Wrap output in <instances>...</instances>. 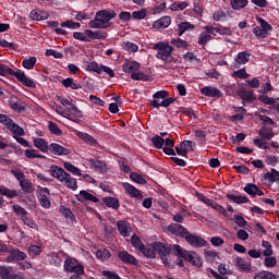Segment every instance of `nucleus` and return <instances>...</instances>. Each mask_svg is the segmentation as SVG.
Wrapping results in <instances>:
<instances>
[{
	"mask_svg": "<svg viewBox=\"0 0 279 279\" xmlns=\"http://www.w3.org/2000/svg\"><path fill=\"white\" fill-rule=\"evenodd\" d=\"M117 16L112 10H101L96 13V17L90 20L88 25L92 29H108L110 21Z\"/></svg>",
	"mask_w": 279,
	"mask_h": 279,
	"instance_id": "1",
	"label": "nucleus"
},
{
	"mask_svg": "<svg viewBox=\"0 0 279 279\" xmlns=\"http://www.w3.org/2000/svg\"><path fill=\"white\" fill-rule=\"evenodd\" d=\"M49 173L52 178H56V180L65 184L71 191H77V180L64 171V169L60 168V166L52 165L49 169Z\"/></svg>",
	"mask_w": 279,
	"mask_h": 279,
	"instance_id": "2",
	"label": "nucleus"
},
{
	"mask_svg": "<svg viewBox=\"0 0 279 279\" xmlns=\"http://www.w3.org/2000/svg\"><path fill=\"white\" fill-rule=\"evenodd\" d=\"M0 75L2 76L12 75L17 80V82H20L24 86H27V88L36 87V83L34 82V80L27 77V75H25V72L23 70H19V69L12 70L8 65L0 64Z\"/></svg>",
	"mask_w": 279,
	"mask_h": 279,
	"instance_id": "3",
	"label": "nucleus"
},
{
	"mask_svg": "<svg viewBox=\"0 0 279 279\" xmlns=\"http://www.w3.org/2000/svg\"><path fill=\"white\" fill-rule=\"evenodd\" d=\"M172 251L175 254V256H180L181 258H184V260H186L187 263H191L197 269H199V267L204 265L202 257H199V255H197V253L193 251H186L178 244L173 245Z\"/></svg>",
	"mask_w": 279,
	"mask_h": 279,
	"instance_id": "4",
	"label": "nucleus"
},
{
	"mask_svg": "<svg viewBox=\"0 0 279 279\" xmlns=\"http://www.w3.org/2000/svg\"><path fill=\"white\" fill-rule=\"evenodd\" d=\"M155 51H157L156 58L162 60L163 62H171L173 46H170L167 41H158L154 46Z\"/></svg>",
	"mask_w": 279,
	"mask_h": 279,
	"instance_id": "5",
	"label": "nucleus"
},
{
	"mask_svg": "<svg viewBox=\"0 0 279 279\" xmlns=\"http://www.w3.org/2000/svg\"><path fill=\"white\" fill-rule=\"evenodd\" d=\"M63 271H65V274H76L77 276H84V265L77 262L75 257L68 256L63 264Z\"/></svg>",
	"mask_w": 279,
	"mask_h": 279,
	"instance_id": "6",
	"label": "nucleus"
},
{
	"mask_svg": "<svg viewBox=\"0 0 279 279\" xmlns=\"http://www.w3.org/2000/svg\"><path fill=\"white\" fill-rule=\"evenodd\" d=\"M213 36H215V27L205 26V32L198 35V45L206 47V43H210Z\"/></svg>",
	"mask_w": 279,
	"mask_h": 279,
	"instance_id": "7",
	"label": "nucleus"
},
{
	"mask_svg": "<svg viewBox=\"0 0 279 279\" xmlns=\"http://www.w3.org/2000/svg\"><path fill=\"white\" fill-rule=\"evenodd\" d=\"M185 241L189 243V245H192V247H206V240L189 231L187 234L185 235Z\"/></svg>",
	"mask_w": 279,
	"mask_h": 279,
	"instance_id": "8",
	"label": "nucleus"
},
{
	"mask_svg": "<svg viewBox=\"0 0 279 279\" xmlns=\"http://www.w3.org/2000/svg\"><path fill=\"white\" fill-rule=\"evenodd\" d=\"M194 147H195V145L193 144V141L185 140V141L181 142L180 145H178L175 147V151H177L178 156H186V154H189V151L195 150Z\"/></svg>",
	"mask_w": 279,
	"mask_h": 279,
	"instance_id": "9",
	"label": "nucleus"
},
{
	"mask_svg": "<svg viewBox=\"0 0 279 279\" xmlns=\"http://www.w3.org/2000/svg\"><path fill=\"white\" fill-rule=\"evenodd\" d=\"M48 149L50 154H53V156H69V154H71L69 148H65L58 143H51Z\"/></svg>",
	"mask_w": 279,
	"mask_h": 279,
	"instance_id": "10",
	"label": "nucleus"
},
{
	"mask_svg": "<svg viewBox=\"0 0 279 279\" xmlns=\"http://www.w3.org/2000/svg\"><path fill=\"white\" fill-rule=\"evenodd\" d=\"M168 231H170V233L174 234L175 236H181V239H185L186 234H189V230L182 227V225H178V223L169 225Z\"/></svg>",
	"mask_w": 279,
	"mask_h": 279,
	"instance_id": "11",
	"label": "nucleus"
},
{
	"mask_svg": "<svg viewBox=\"0 0 279 279\" xmlns=\"http://www.w3.org/2000/svg\"><path fill=\"white\" fill-rule=\"evenodd\" d=\"M155 253L158 252V255L161 256V260H165V256L171 254V246L161 242H154Z\"/></svg>",
	"mask_w": 279,
	"mask_h": 279,
	"instance_id": "12",
	"label": "nucleus"
},
{
	"mask_svg": "<svg viewBox=\"0 0 279 279\" xmlns=\"http://www.w3.org/2000/svg\"><path fill=\"white\" fill-rule=\"evenodd\" d=\"M8 260L9 263H14V260H25L27 258V254L25 252H22L21 250H10L8 252Z\"/></svg>",
	"mask_w": 279,
	"mask_h": 279,
	"instance_id": "13",
	"label": "nucleus"
},
{
	"mask_svg": "<svg viewBox=\"0 0 279 279\" xmlns=\"http://www.w3.org/2000/svg\"><path fill=\"white\" fill-rule=\"evenodd\" d=\"M85 36H87L88 40H106L108 38V34L101 31H92L85 29Z\"/></svg>",
	"mask_w": 279,
	"mask_h": 279,
	"instance_id": "14",
	"label": "nucleus"
},
{
	"mask_svg": "<svg viewBox=\"0 0 279 279\" xmlns=\"http://www.w3.org/2000/svg\"><path fill=\"white\" fill-rule=\"evenodd\" d=\"M140 69H141V63H138L136 61L126 60L122 65V71L124 73H131V75H133V73H135Z\"/></svg>",
	"mask_w": 279,
	"mask_h": 279,
	"instance_id": "15",
	"label": "nucleus"
},
{
	"mask_svg": "<svg viewBox=\"0 0 279 279\" xmlns=\"http://www.w3.org/2000/svg\"><path fill=\"white\" fill-rule=\"evenodd\" d=\"M65 114H68L66 118L70 119V121H75V119H82V111L77 109L75 105H71V107H68Z\"/></svg>",
	"mask_w": 279,
	"mask_h": 279,
	"instance_id": "16",
	"label": "nucleus"
},
{
	"mask_svg": "<svg viewBox=\"0 0 279 279\" xmlns=\"http://www.w3.org/2000/svg\"><path fill=\"white\" fill-rule=\"evenodd\" d=\"M258 136H260L263 141H271L276 134L274 133V129L269 126H262L258 131Z\"/></svg>",
	"mask_w": 279,
	"mask_h": 279,
	"instance_id": "17",
	"label": "nucleus"
},
{
	"mask_svg": "<svg viewBox=\"0 0 279 279\" xmlns=\"http://www.w3.org/2000/svg\"><path fill=\"white\" fill-rule=\"evenodd\" d=\"M163 145L166 147H163L162 150L167 156H175V150L173 149V145H175V140L167 137L163 142Z\"/></svg>",
	"mask_w": 279,
	"mask_h": 279,
	"instance_id": "18",
	"label": "nucleus"
},
{
	"mask_svg": "<svg viewBox=\"0 0 279 279\" xmlns=\"http://www.w3.org/2000/svg\"><path fill=\"white\" fill-rule=\"evenodd\" d=\"M169 25H171L170 16H162L153 23V27L155 29H166V27H169Z\"/></svg>",
	"mask_w": 279,
	"mask_h": 279,
	"instance_id": "19",
	"label": "nucleus"
},
{
	"mask_svg": "<svg viewBox=\"0 0 279 279\" xmlns=\"http://www.w3.org/2000/svg\"><path fill=\"white\" fill-rule=\"evenodd\" d=\"M124 191L131 195V197H136L137 199H143V194H141V191L138 189H135L134 185L130 183H123L122 184Z\"/></svg>",
	"mask_w": 279,
	"mask_h": 279,
	"instance_id": "20",
	"label": "nucleus"
},
{
	"mask_svg": "<svg viewBox=\"0 0 279 279\" xmlns=\"http://www.w3.org/2000/svg\"><path fill=\"white\" fill-rule=\"evenodd\" d=\"M76 198L78 202H94V204H98L99 202V198H97V196H94L86 191H81L80 194L76 195Z\"/></svg>",
	"mask_w": 279,
	"mask_h": 279,
	"instance_id": "21",
	"label": "nucleus"
},
{
	"mask_svg": "<svg viewBox=\"0 0 279 279\" xmlns=\"http://www.w3.org/2000/svg\"><path fill=\"white\" fill-rule=\"evenodd\" d=\"M32 21H47L49 19V12L43 10H33L29 13Z\"/></svg>",
	"mask_w": 279,
	"mask_h": 279,
	"instance_id": "22",
	"label": "nucleus"
},
{
	"mask_svg": "<svg viewBox=\"0 0 279 279\" xmlns=\"http://www.w3.org/2000/svg\"><path fill=\"white\" fill-rule=\"evenodd\" d=\"M244 191L245 193H247V195H251V197H256V195H258V197H263V195H265V193H263V191H260V189H258L256 184L252 183H248L244 187Z\"/></svg>",
	"mask_w": 279,
	"mask_h": 279,
	"instance_id": "23",
	"label": "nucleus"
},
{
	"mask_svg": "<svg viewBox=\"0 0 279 279\" xmlns=\"http://www.w3.org/2000/svg\"><path fill=\"white\" fill-rule=\"evenodd\" d=\"M201 93L202 95H205V97H221L222 95L221 90L213 86L203 87Z\"/></svg>",
	"mask_w": 279,
	"mask_h": 279,
	"instance_id": "24",
	"label": "nucleus"
},
{
	"mask_svg": "<svg viewBox=\"0 0 279 279\" xmlns=\"http://www.w3.org/2000/svg\"><path fill=\"white\" fill-rule=\"evenodd\" d=\"M118 230L122 236H130V232H132V228H130V223L125 220H119L117 222Z\"/></svg>",
	"mask_w": 279,
	"mask_h": 279,
	"instance_id": "25",
	"label": "nucleus"
},
{
	"mask_svg": "<svg viewBox=\"0 0 279 279\" xmlns=\"http://www.w3.org/2000/svg\"><path fill=\"white\" fill-rule=\"evenodd\" d=\"M238 95L242 98V101H246L247 104H252V101L256 99V96H254V92L252 90L240 89Z\"/></svg>",
	"mask_w": 279,
	"mask_h": 279,
	"instance_id": "26",
	"label": "nucleus"
},
{
	"mask_svg": "<svg viewBox=\"0 0 279 279\" xmlns=\"http://www.w3.org/2000/svg\"><path fill=\"white\" fill-rule=\"evenodd\" d=\"M118 256L126 265H136V258L125 251L119 252Z\"/></svg>",
	"mask_w": 279,
	"mask_h": 279,
	"instance_id": "27",
	"label": "nucleus"
},
{
	"mask_svg": "<svg viewBox=\"0 0 279 279\" xmlns=\"http://www.w3.org/2000/svg\"><path fill=\"white\" fill-rule=\"evenodd\" d=\"M7 130L13 134V138H16V136H25V130H23V128H21V125L16 124L14 121Z\"/></svg>",
	"mask_w": 279,
	"mask_h": 279,
	"instance_id": "28",
	"label": "nucleus"
},
{
	"mask_svg": "<svg viewBox=\"0 0 279 279\" xmlns=\"http://www.w3.org/2000/svg\"><path fill=\"white\" fill-rule=\"evenodd\" d=\"M76 136L81 138V141H84V143H86L87 145H92V146L97 145V140L92 135H89L88 133L77 132Z\"/></svg>",
	"mask_w": 279,
	"mask_h": 279,
	"instance_id": "29",
	"label": "nucleus"
},
{
	"mask_svg": "<svg viewBox=\"0 0 279 279\" xmlns=\"http://www.w3.org/2000/svg\"><path fill=\"white\" fill-rule=\"evenodd\" d=\"M234 263L236 267H239V269H241L242 271H252V264L245 262V259H243L242 257H236L234 259Z\"/></svg>",
	"mask_w": 279,
	"mask_h": 279,
	"instance_id": "30",
	"label": "nucleus"
},
{
	"mask_svg": "<svg viewBox=\"0 0 279 279\" xmlns=\"http://www.w3.org/2000/svg\"><path fill=\"white\" fill-rule=\"evenodd\" d=\"M227 199H230V202H233L234 204H247L250 203V198L245 195H232L227 194Z\"/></svg>",
	"mask_w": 279,
	"mask_h": 279,
	"instance_id": "31",
	"label": "nucleus"
},
{
	"mask_svg": "<svg viewBox=\"0 0 279 279\" xmlns=\"http://www.w3.org/2000/svg\"><path fill=\"white\" fill-rule=\"evenodd\" d=\"M175 101V98H169L167 97L165 100L158 101H150V106L153 108H169Z\"/></svg>",
	"mask_w": 279,
	"mask_h": 279,
	"instance_id": "32",
	"label": "nucleus"
},
{
	"mask_svg": "<svg viewBox=\"0 0 279 279\" xmlns=\"http://www.w3.org/2000/svg\"><path fill=\"white\" fill-rule=\"evenodd\" d=\"M250 58H252V53H250V51H242L238 53L235 62L236 64H247V62H250Z\"/></svg>",
	"mask_w": 279,
	"mask_h": 279,
	"instance_id": "33",
	"label": "nucleus"
},
{
	"mask_svg": "<svg viewBox=\"0 0 279 279\" xmlns=\"http://www.w3.org/2000/svg\"><path fill=\"white\" fill-rule=\"evenodd\" d=\"M146 258H156V248L154 247V243L147 246L142 247L140 250Z\"/></svg>",
	"mask_w": 279,
	"mask_h": 279,
	"instance_id": "34",
	"label": "nucleus"
},
{
	"mask_svg": "<svg viewBox=\"0 0 279 279\" xmlns=\"http://www.w3.org/2000/svg\"><path fill=\"white\" fill-rule=\"evenodd\" d=\"M102 202L108 208H113V210H119V207L121 204L119 203V199L114 197H105L102 198Z\"/></svg>",
	"mask_w": 279,
	"mask_h": 279,
	"instance_id": "35",
	"label": "nucleus"
},
{
	"mask_svg": "<svg viewBox=\"0 0 279 279\" xmlns=\"http://www.w3.org/2000/svg\"><path fill=\"white\" fill-rule=\"evenodd\" d=\"M61 84H63L65 88H72V90H80V88H82V85L75 83L72 77L64 78Z\"/></svg>",
	"mask_w": 279,
	"mask_h": 279,
	"instance_id": "36",
	"label": "nucleus"
},
{
	"mask_svg": "<svg viewBox=\"0 0 279 279\" xmlns=\"http://www.w3.org/2000/svg\"><path fill=\"white\" fill-rule=\"evenodd\" d=\"M0 195H3L9 199H13V197H16L19 195V192H16V190H10L5 186H0Z\"/></svg>",
	"mask_w": 279,
	"mask_h": 279,
	"instance_id": "37",
	"label": "nucleus"
},
{
	"mask_svg": "<svg viewBox=\"0 0 279 279\" xmlns=\"http://www.w3.org/2000/svg\"><path fill=\"white\" fill-rule=\"evenodd\" d=\"M47 25L48 27H51L52 29H54L56 34H58L59 36H66V31L58 27L60 25L58 21H49L47 22Z\"/></svg>",
	"mask_w": 279,
	"mask_h": 279,
	"instance_id": "38",
	"label": "nucleus"
},
{
	"mask_svg": "<svg viewBox=\"0 0 279 279\" xmlns=\"http://www.w3.org/2000/svg\"><path fill=\"white\" fill-rule=\"evenodd\" d=\"M86 71H92L94 73H97L98 75H101V65L97 64V62H85Z\"/></svg>",
	"mask_w": 279,
	"mask_h": 279,
	"instance_id": "39",
	"label": "nucleus"
},
{
	"mask_svg": "<svg viewBox=\"0 0 279 279\" xmlns=\"http://www.w3.org/2000/svg\"><path fill=\"white\" fill-rule=\"evenodd\" d=\"M186 8H189V2L184 1H177L170 5V10H172V12H182V10H186Z\"/></svg>",
	"mask_w": 279,
	"mask_h": 279,
	"instance_id": "40",
	"label": "nucleus"
},
{
	"mask_svg": "<svg viewBox=\"0 0 279 279\" xmlns=\"http://www.w3.org/2000/svg\"><path fill=\"white\" fill-rule=\"evenodd\" d=\"M247 0H231L230 5L232 10H243V8L247 7Z\"/></svg>",
	"mask_w": 279,
	"mask_h": 279,
	"instance_id": "41",
	"label": "nucleus"
},
{
	"mask_svg": "<svg viewBox=\"0 0 279 279\" xmlns=\"http://www.w3.org/2000/svg\"><path fill=\"white\" fill-rule=\"evenodd\" d=\"M34 145L37 149H40L43 153L47 151L49 149V146L47 145V142L40 137H36L34 140Z\"/></svg>",
	"mask_w": 279,
	"mask_h": 279,
	"instance_id": "42",
	"label": "nucleus"
},
{
	"mask_svg": "<svg viewBox=\"0 0 279 279\" xmlns=\"http://www.w3.org/2000/svg\"><path fill=\"white\" fill-rule=\"evenodd\" d=\"M258 99L266 106H276V104H278V101H279V98H271L267 95H262L258 97Z\"/></svg>",
	"mask_w": 279,
	"mask_h": 279,
	"instance_id": "43",
	"label": "nucleus"
},
{
	"mask_svg": "<svg viewBox=\"0 0 279 279\" xmlns=\"http://www.w3.org/2000/svg\"><path fill=\"white\" fill-rule=\"evenodd\" d=\"M187 29H195V26L189 22H182L178 25V35L182 36Z\"/></svg>",
	"mask_w": 279,
	"mask_h": 279,
	"instance_id": "44",
	"label": "nucleus"
},
{
	"mask_svg": "<svg viewBox=\"0 0 279 279\" xmlns=\"http://www.w3.org/2000/svg\"><path fill=\"white\" fill-rule=\"evenodd\" d=\"M20 186L24 193H34V185L32 182H29V180L24 179L21 181Z\"/></svg>",
	"mask_w": 279,
	"mask_h": 279,
	"instance_id": "45",
	"label": "nucleus"
},
{
	"mask_svg": "<svg viewBox=\"0 0 279 279\" xmlns=\"http://www.w3.org/2000/svg\"><path fill=\"white\" fill-rule=\"evenodd\" d=\"M22 66L24 69H27L28 71H32V69H34V66H36V57H31L28 59H24L22 61Z\"/></svg>",
	"mask_w": 279,
	"mask_h": 279,
	"instance_id": "46",
	"label": "nucleus"
},
{
	"mask_svg": "<svg viewBox=\"0 0 279 279\" xmlns=\"http://www.w3.org/2000/svg\"><path fill=\"white\" fill-rule=\"evenodd\" d=\"M167 97H169V93L167 90L156 92L153 96V101H157V104H160L161 101L166 100Z\"/></svg>",
	"mask_w": 279,
	"mask_h": 279,
	"instance_id": "47",
	"label": "nucleus"
},
{
	"mask_svg": "<svg viewBox=\"0 0 279 279\" xmlns=\"http://www.w3.org/2000/svg\"><path fill=\"white\" fill-rule=\"evenodd\" d=\"M64 169L72 173L73 175H82V170L80 168L73 166L71 162H64L63 163Z\"/></svg>",
	"mask_w": 279,
	"mask_h": 279,
	"instance_id": "48",
	"label": "nucleus"
},
{
	"mask_svg": "<svg viewBox=\"0 0 279 279\" xmlns=\"http://www.w3.org/2000/svg\"><path fill=\"white\" fill-rule=\"evenodd\" d=\"M24 156L29 159H34V158L45 159V156L40 155V153H38V150L36 149H26L24 153Z\"/></svg>",
	"mask_w": 279,
	"mask_h": 279,
	"instance_id": "49",
	"label": "nucleus"
},
{
	"mask_svg": "<svg viewBox=\"0 0 279 279\" xmlns=\"http://www.w3.org/2000/svg\"><path fill=\"white\" fill-rule=\"evenodd\" d=\"M21 220L23 221L24 226H27L33 230H38V225H36V222L32 218H29V216H23Z\"/></svg>",
	"mask_w": 279,
	"mask_h": 279,
	"instance_id": "50",
	"label": "nucleus"
},
{
	"mask_svg": "<svg viewBox=\"0 0 279 279\" xmlns=\"http://www.w3.org/2000/svg\"><path fill=\"white\" fill-rule=\"evenodd\" d=\"M256 21H258V23H259V25H260L259 27H260L264 32H266V33L269 34V32H271V31L274 29V27L270 26L269 22L265 21V19H263V17H256Z\"/></svg>",
	"mask_w": 279,
	"mask_h": 279,
	"instance_id": "51",
	"label": "nucleus"
},
{
	"mask_svg": "<svg viewBox=\"0 0 279 279\" xmlns=\"http://www.w3.org/2000/svg\"><path fill=\"white\" fill-rule=\"evenodd\" d=\"M170 44L173 45V47H177L178 49H186V47H189V43L181 38L171 39Z\"/></svg>",
	"mask_w": 279,
	"mask_h": 279,
	"instance_id": "52",
	"label": "nucleus"
},
{
	"mask_svg": "<svg viewBox=\"0 0 279 279\" xmlns=\"http://www.w3.org/2000/svg\"><path fill=\"white\" fill-rule=\"evenodd\" d=\"M38 199L43 208H51V201H49V196L46 194H39Z\"/></svg>",
	"mask_w": 279,
	"mask_h": 279,
	"instance_id": "53",
	"label": "nucleus"
},
{
	"mask_svg": "<svg viewBox=\"0 0 279 279\" xmlns=\"http://www.w3.org/2000/svg\"><path fill=\"white\" fill-rule=\"evenodd\" d=\"M130 178L133 182H136L137 184H147V180H145V177L136 172H132L130 174Z\"/></svg>",
	"mask_w": 279,
	"mask_h": 279,
	"instance_id": "54",
	"label": "nucleus"
},
{
	"mask_svg": "<svg viewBox=\"0 0 279 279\" xmlns=\"http://www.w3.org/2000/svg\"><path fill=\"white\" fill-rule=\"evenodd\" d=\"M262 247L265 248L263 251L264 256H272L274 248H271V243H269V241H263L262 242Z\"/></svg>",
	"mask_w": 279,
	"mask_h": 279,
	"instance_id": "55",
	"label": "nucleus"
},
{
	"mask_svg": "<svg viewBox=\"0 0 279 279\" xmlns=\"http://www.w3.org/2000/svg\"><path fill=\"white\" fill-rule=\"evenodd\" d=\"M151 143L154 147H156L157 149H162V147L165 146V138H162L159 135H156L151 138Z\"/></svg>",
	"mask_w": 279,
	"mask_h": 279,
	"instance_id": "56",
	"label": "nucleus"
},
{
	"mask_svg": "<svg viewBox=\"0 0 279 279\" xmlns=\"http://www.w3.org/2000/svg\"><path fill=\"white\" fill-rule=\"evenodd\" d=\"M122 47L125 51H131L132 53H136V51H138V45L132 41L124 43Z\"/></svg>",
	"mask_w": 279,
	"mask_h": 279,
	"instance_id": "57",
	"label": "nucleus"
},
{
	"mask_svg": "<svg viewBox=\"0 0 279 279\" xmlns=\"http://www.w3.org/2000/svg\"><path fill=\"white\" fill-rule=\"evenodd\" d=\"M131 243H132L133 247H135V250L142 251L144 247L143 241H141V238H138V235H132Z\"/></svg>",
	"mask_w": 279,
	"mask_h": 279,
	"instance_id": "58",
	"label": "nucleus"
},
{
	"mask_svg": "<svg viewBox=\"0 0 279 279\" xmlns=\"http://www.w3.org/2000/svg\"><path fill=\"white\" fill-rule=\"evenodd\" d=\"M254 279H276V275L269 271H260L254 276Z\"/></svg>",
	"mask_w": 279,
	"mask_h": 279,
	"instance_id": "59",
	"label": "nucleus"
},
{
	"mask_svg": "<svg viewBox=\"0 0 279 279\" xmlns=\"http://www.w3.org/2000/svg\"><path fill=\"white\" fill-rule=\"evenodd\" d=\"M96 257L99 260H108V258H110V251L104 248V250H98L96 252Z\"/></svg>",
	"mask_w": 279,
	"mask_h": 279,
	"instance_id": "60",
	"label": "nucleus"
},
{
	"mask_svg": "<svg viewBox=\"0 0 279 279\" xmlns=\"http://www.w3.org/2000/svg\"><path fill=\"white\" fill-rule=\"evenodd\" d=\"M264 265H265V267L272 268L278 265V260L276 259V257H274L271 255L266 256V258L264 259Z\"/></svg>",
	"mask_w": 279,
	"mask_h": 279,
	"instance_id": "61",
	"label": "nucleus"
},
{
	"mask_svg": "<svg viewBox=\"0 0 279 279\" xmlns=\"http://www.w3.org/2000/svg\"><path fill=\"white\" fill-rule=\"evenodd\" d=\"M253 34L254 36H256V38H267V36H269V34L260 26H256L255 28H253Z\"/></svg>",
	"mask_w": 279,
	"mask_h": 279,
	"instance_id": "62",
	"label": "nucleus"
},
{
	"mask_svg": "<svg viewBox=\"0 0 279 279\" xmlns=\"http://www.w3.org/2000/svg\"><path fill=\"white\" fill-rule=\"evenodd\" d=\"M12 209H13V211L15 213V215H17V217H21V219H22L23 217H25L26 215H28L27 211H26V209L23 208L21 205H13V206H12Z\"/></svg>",
	"mask_w": 279,
	"mask_h": 279,
	"instance_id": "63",
	"label": "nucleus"
},
{
	"mask_svg": "<svg viewBox=\"0 0 279 279\" xmlns=\"http://www.w3.org/2000/svg\"><path fill=\"white\" fill-rule=\"evenodd\" d=\"M13 275L10 272V268L0 266V278L10 279Z\"/></svg>",
	"mask_w": 279,
	"mask_h": 279,
	"instance_id": "64",
	"label": "nucleus"
}]
</instances>
